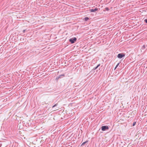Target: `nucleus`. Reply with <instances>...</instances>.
<instances>
[{
    "mask_svg": "<svg viewBox=\"0 0 147 147\" xmlns=\"http://www.w3.org/2000/svg\"><path fill=\"white\" fill-rule=\"evenodd\" d=\"M109 127L107 126H103L101 127V129L103 131H104L106 129H108Z\"/></svg>",
    "mask_w": 147,
    "mask_h": 147,
    "instance_id": "obj_1",
    "label": "nucleus"
},
{
    "mask_svg": "<svg viewBox=\"0 0 147 147\" xmlns=\"http://www.w3.org/2000/svg\"><path fill=\"white\" fill-rule=\"evenodd\" d=\"M76 40V38L74 37L73 38H70L69 40V41L71 42V43H73Z\"/></svg>",
    "mask_w": 147,
    "mask_h": 147,
    "instance_id": "obj_2",
    "label": "nucleus"
},
{
    "mask_svg": "<svg viewBox=\"0 0 147 147\" xmlns=\"http://www.w3.org/2000/svg\"><path fill=\"white\" fill-rule=\"evenodd\" d=\"M125 56V55L123 53L119 54L117 55L118 58L121 59Z\"/></svg>",
    "mask_w": 147,
    "mask_h": 147,
    "instance_id": "obj_3",
    "label": "nucleus"
},
{
    "mask_svg": "<svg viewBox=\"0 0 147 147\" xmlns=\"http://www.w3.org/2000/svg\"><path fill=\"white\" fill-rule=\"evenodd\" d=\"M98 8H96L95 9H91L90 10V12H95L96 11H98Z\"/></svg>",
    "mask_w": 147,
    "mask_h": 147,
    "instance_id": "obj_4",
    "label": "nucleus"
},
{
    "mask_svg": "<svg viewBox=\"0 0 147 147\" xmlns=\"http://www.w3.org/2000/svg\"><path fill=\"white\" fill-rule=\"evenodd\" d=\"M100 64H98L94 68V69L95 70L98 67H99L100 66Z\"/></svg>",
    "mask_w": 147,
    "mask_h": 147,
    "instance_id": "obj_5",
    "label": "nucleus"
},
{
    "mask_svg": "<svg viewBox=\"0 0 147 147\" xmlns=\"http://www.w3.org/2000/svg\"><path fill=\"white\" fill-rule=\"evenodd\" d=\"M88 142V141H86L84 142H83L82 144V145H84L85 144H86V142Z\"/></svg>",
    "mask_w": 147,
    "mask_h": 147,
    "instance_id": "obj_6",
    "label": "nucleus"
},
{
    "mask_svg": "<svg viewBox=\"0 0 147 147\" xmlns=\"http://www.w3.org/2000/svg\"><path fill=\"white\" fill-rule=\"evenodd\" d=\"M88 19L89 18L87 17H86L84 18L85 20L86 21H87L88 20Z\"/></svg>",
    "mask_w": 147,
    "mask_h": 147,
    "instance_id": "obj_7",
    "label": "nucleus"
},
{
    "mask_svg": "<svg viewBox=\"0 0 147 147\" xmlns=\"http://www.w3.org/2000/svg\"><path fill=\"white\" fill-rule=\"evenodd\" d=\"M119 63H118L117 65H116V66L115 67V69H116V68H117V66L119 65Z\"/></svg>",
    "mask_w": 147,
    "mask_h": 147,
    "instance_id": "obj_8",
    "label": "nucleus"
},
{
    "mask_svg": "<svg viewBox=\"0 0 147 147\" xmlns=\"http://www.w3.org/2000/svg\"><path fill=\"white\" fill-rule=\"evenodd\" d=\"M60 78V76H59V77H57V78H56V79L57 80H58L59 79V78Z\"/></svg>",
    "mask_w": 147,
    "mask_h": 147,
    "instance_id": "obj_9",
    "label": "nucleus"
},
{
    "mask_svg": "<svg viewBox=\"0 0 147 147\" xmlns=\"http://www.w3.org/2000/svg\"><path fill=\"white\" fill-rule=\"evenodd\" d=\"M105 9L107 11L109 10V9L108 7H106Z\"/></svg>",
    "mask_w": 147,
    "mask_h": 147,
    "instance_id": "obj_10",
    "label": "nucleus"
},
{
    "mask_svg": "<svg viewBox=\"0 0 147 147\" xmlns=\"http://www.w3.org/2000/svg\"><path fill=\"white\" fill-rule=\"evenodd\" d=\"M136 124V122H134V123H133V126H134Z\"/></svg>",
    "mask_w": 147,
    "mask_h": 147,
    "instance_id": "obj_11",
    "label": "nucleus"
},
{
    "mask_svg": "<svg viewBox=\"0 0 147 147\" xmlns=\"http://www.w3.org/2000/svg\"><path fill=\"white\" fill-rule=\"evenodd\" d=\"M57 104H55V105H53V107H55V106H57Z\"/></svg>",
    "mask_w": 147,
    "mask_h": 147,
    "instance_id": "obj_12",
    "label": "nucleus"
},
{
    "mask_svg": "<svg viewBox=\"0 0 147 147\" xmlns=\"http://www.w3.org/2000/svg\"><path fill=\"white\" fill-rule=\"evenodd\" d=\"M145 21L146 23H147V19H146L144 20Z\"/></svg>",
    "mask_w": 147,
    "mask_h": 147,
    "instance_id": "obj_13",
    "label": "nucleus"
},
{
    "mask_svg": "<svg viewBox=\"0 0 147 147\" xmlns=\"http://www.w3.org/2000/svg\"><path fill=\"white\" fill-rule=\"evenodd\" d=\"M61 76H65V75H64V74H62V75H61L60 76V77Z\"/></svg>",
    "mask_w": 147,
    "mask_h": 147,
    "instance_id": "obj_14",
    "label": "nucleus"
},
{
    "mask_svg": "<svg viewBox=\"0 0 147 147\" xmlns=\"http://www.w3.org/2000/svg\"><path fill=\"white\" fill-rule=\"evenodd\" d=\"M59 108V107H58L57 109H56L55 110H57Z\"/></svg>",
    "mask_w": 147,
    "mask_h": 147,
    "instance_id": "obj_15",
    "label": "nucleus"
},
{
    "mask_svg": "<svg viewBox=\"0 0 147 147\" xmlns=\"http://www.w3.org/2000/svg\"><path fill=\"white\" fill-rule=\"evenodd\" d=\"M25 32V30H23V32Z\"/></svg>",
    "mask_w": 147,
    "mask_h": 147,
    "instance_id": "obj_16",
    "label": "nucleus"
},
{
    "mask_svg": "<svg viewBox=\"0 0 147 147\" xmlns=\"http://www.w3.org/2000/svg\"><path fill=\"white\" fill-rule=\"evenodd\" d=\"M1 147V145L0 144V147Z\"/></svg>",
    "mask_w": 147,
    "mask_h": 147,
    "instance_id": "obj_17",
    "label": "nucleus"
}]
</instances>
